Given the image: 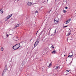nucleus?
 Segmentation results:
<instances>
[{"label": "nucleus", "mask_w": 76, "mask_h": 76, "mask_svg": "<svg viewBox=\"0 0 76 76\" xmlns=\"http://www.w3.org/2000/svg\"><path fill=\"white\" fill-rule=\"evenodd\" d=\"M64 57H65V56H66V55H64Z\"/></svg>", "instance_id": "a878e982"}, {"label": "nucleus", "mask_w": 76, "mask_h": 76, "mask_svg": "<svg viewBox=\"0 0 76 76\" xmlns=\"http://www.w3.org/2000/svg\"><path fill=\"white\" fill-rule=\"evenodd\" d=\"M31 5H32V2H29L27 4V6H30Z\"/></svg>", "instance_id": "39448f33"}, {"label": "nucleus", "mask_w": 76, "mask_h": 76, "mask_svg": "<svg viewBox=\"0 0 76 76\" xmlns=\"http://www.w3.org/2000/svg\"><path fill=\"white\" fill-rule=\"evenodd\" d=\"M0 13L1 14H2L3 13V10L2 9H1L0 10Z\"/></svg>", "instance_id": "1a4fd4ad"}, {"label": "nucleus", "mask_w": 76, "mask_h": 76, "mask_svg": "<svg viewBox=\"0 0 76 76\" xmlns=\"http://www.w3.org/2000/svg\"><path fill=\"white\" fill-rule=\"evenodd\" d=\"M66 12L67 11H65L64 10H63V12H64V13H66Z\"/></svg>", "instance_id": "2eb2a0df"}, {"label": "nucleus", "mask_w": 76, "mask_h": 76, "mask_svg": "<svg viewBox=\"0 0 76 76\" xmlns=\"http://www.w3.org/2000/svg\"><path fill=\"white\" fill-rule=\"evenodd\" d=\"M12 14H11L10 15H8L7 17V20H6V21H7V20H9V19H10V18L11 17H12Z\"/></svg>", "instance_id": "20e7f679"}, {"label": "nucleus", "mask_w": 76, "mask_h": 76, "mask_svg": "<svg viewBox=\"0 0 76 76\" xmlns=\"http://www.w3.org/2000/svg\"><path fill=\"white\" fill-rule=\"evenodd\" d=\"M66 71L67 72H69V70H67Z\"/></svg>", "instance_id": "5701e85b"}, {"label": "nucleus", "mask_w": 76, "mask_h": 76, "mask_svg": "<svg viewBox=\"0 0 76 76\" xmlns=\"http://www.w3.org/2000/svg\"><path fill=\"white\" fill-rule=\"evenodd\" d=\"M69 0V1H71V0Z\"/></svg>", "instance_id": "bb28decb"}, {"label": "nucleus", "mask_w": 76, "mask_h": 76, "mask_svg": "<svg viewBox=\"0 0 76 76\" xmlns=\"http://www.w3.org/2000/svg\"><path fill=\"white\" fill-rule=\"evenodd\" d=\"M4 49L3 48H1V51H3Z\"/></svg>", "instance_id": "ddd939ff"}, {"label": "nucleus", "mask_w": 76, "mask_h": 76, "mask_svg": "<svg viewBox=\"0 0 76 76\" xmlns=\"http://www.w3.org/2000/svg\"><path fill=\"white\" fill-rule=\"evenodd\" d=\"M73 56V55H69L68 57H72Z\"/></svg>", "instance_id": "dca6fc26"}, {"label": "nucleus", "mask_w": 76, "mask_h": 76, "mask_svg": "<svg viewBox=\"0 0 76 76\" xmlns=\"http://www.w3.org/2000/svg\"><path fill=\"white\" fill-rule=\"evenodd\" d=\"M54 23H55V24H57L58 23V21L55 20L54 21Z\"/></svg>", "instance_id": "0eeeda50"}, {"label": "nucleus", "mask_w": 76, "mask_h": 76, "mask_svg": "<svg viewBox=\"0 0 76 76\" xmlns=\"http://www.w3.org/2000/svg\"><path fill=\"white\" fill-rule=\"evenodd\" d=\"M37 33H38V31H37V33H36V34H37Z\"/></svg>", "instance_id": "393cba45"}, {"label": "nucleus", "mask_w": 76, "mask_h": 76, "mask_svg": "<svg viewBox=\"0 0 76 76\" xmlns=\"http://www.w3.org/2000/svg\"><path fill=\"white\" fill-rule=\"evenodd\" d=\"M36 13H38V11H36Z\"/></svg>", "instance_id": "412c9836"}, {"label": "nucleus", "mask_w": 76, "mask_h": 76, "mask_svg": "<svg viewBox=\"0 0 76 76\" xmlns=\"http://www.w3.org/2000/svg\"><path fill=\"white\" fill-rule=\"evenodd\" d=\"M20 47V44H18L15 45L14 46H13L12 48L14 49V50H17V49H18V48H19Z\"/></svg>", "instance_id": "f257e3e1"}, {"label": "nucleus", "mask_w": 76, "mask_h": 76, "mask_svg": "<svg viewBox=\"0 0 76 76\" xmlns=\"http://www.w3.org/2000/svg\"><path fill=\"white\" fill-rule=\"evenodd\" d=\"M19 24H17L16 25L15 27V28H18V27H19Z\"/></svg>", "instance_id": "9b49d317"}, {"label": "nucleus", "mask_w": 76, "mask_h": 76, "mask_svg": "<svg viewBox=\"0 0 76 76\" xmlns=\"http://www.w3.org/2000/svg\"><path fill=\"white\" fill-rule=\"evenodd\" d=\"M16 38H18V37H17Z\"/></svg>", "instance_id": "cd10ccee"}, {"label": "nucleus", "mask_w": 76, "mask_h": 76, "mask_svg": "<svg viewBox=\"0 0 76 76\" xmlns=\"http://www.w3.org/2000/svg\"><path fill=\"white\" fill-rule=\"evenodd\" d=\"M7 37H9V35H8V34H7Z\"/></svg>", "instance_id": "b1692460"}, {"label": "nucleus", "mask_w": 76, "mask_h": 76, "mask_svg": "<svg viewBox=\"0 0 76 76\" xmlns=\"http://www.w3.org/2000/svg\"><path fill=\"white\" fill-rule=\"evenodd\" d=\"M50 31H51V29H50Z\"/></svg>", "instance_id": "c85d7f7f"}, {"label": "nucleus", "mask_w": 76, "mask_h": 76, "mask_svg": "<svg viewBox=\"0 0 76 76\" xmlns=\"http://www.w3.org/2000/svg\"><path fill=\"white\" fill-rule=\"evenodd\" d=\"M70 20H71V19H69V20H67L66 22V24H67V23H69V22H70Z\"/></svg>", "instance_id": "423d86ee"}, {"label": "nucleus", "mask_w": 76, "mask_h": 76, "mask_svg": "<svg viewBox=\"0 0 76 76\" xmlns=\"http://www.w3.org/2000/svg\"><path fill=\"white\" fill-rule=\"evenodd\" d=\"M58 69V66H57L56 68L55 69L57 70V69Z\"/></svg>", "instance_id": "4468645a"}, {"label": "nucleus", "mask_w": 76, "mask_h": 76, "mask_svg": "<svg viewBox=\"0 0 76 76\" xmlns=\"http://www.w3.org/2000/svg\"><path fill=\"white\" fill-rule=\"evenodd\" d=\"M56 29L55 30V31L54 32V33H55L56 32Z\"/></svg>", "instance_id": "6ab92c4d"}, {"label": "nucleus", "mask_w": 76, "mask_h": 76, "mask_svg": "<svg viewBox=\"0 0 76 76\" xmlns=\"http://www.w3.org/2000/svg\"><path fill=\"white\" fill-rule=\"evenodd\" d=\"M56 53V50H54L53 52H52V53L53 54H55Z\"/></svg>", "instance_id": "9d476101"}, {"label": "nucleus", "mask_w": 76, "mask_h": 76, "mask_svg": "<svg viewBox=\"0 0 76 76\" xmlns=\"http://www.w3.org/2000/svg\"><path fill=\"white\" fill-rule=\"evenodd\" d=\"M51 47H52V48H54V47L53 46V45H52V46H51Z\"/></svg>", "instance_id": "f3484780"}, {"label": "nucleus", "mask_w": 76, "mask_h": 76, "mask_svg": "<svg viewBox=\"0 0 76 76\" xmlns=\"http://www.w3.org/2000/svg\"><path fill=\"white\" fill-rule=\"evenodd\" d=\"M68 7H65V9H67Z\"/></svg>", "instance_id": "aec40b11"}, {"label": "nucleus", "mask_w": 76, "mask_h": 76, "mask_svg": "<svg viewBox=\"0 0 76 76\" xmlns=\"http://www.w3.org/2000/svg\"><path fill=\"white\" fill-rule=\"evenodd\" d=\"M7 66L6 65L5 67V69H4L3 72L2 74V76H3V75H4V74L5 72H6V71L7 70Z\"/></svg>", "instance_id": "7ed1b4c3"}, {"label": "nucleus", "mask_w": 76, "mask_h": 76, "mask_svg": "<svg viewBox=\"0 0 76 76\" xmlns=\"http://www.w3.org/2000/svg\"><path fill=\"white\" fill-rule=\"evenodd\" d=\"M68 26H64V28H66V27H67Z\"/></svg>", "instance_id": "a211bd4d"}, {"label": "nucleus", "mask_w": 76, "mask_h": 76, "mask_svg": "<svg viewBox=\"0 0 76 76\" xmlns=\"http://www.w3.org/2000/svg\"><path fill=\"white\" fill-rule=\"evenodd\" d=\"M39 39H37L34 44V47H35L37 46V45L39 43Z\"/></svg>", "instance_id": "f03ea898"}, {"label": "nucleus", "mask_w": 76, "mask_h": 76, "mask_svg": "<svg viewBox=\"0 0 76 76\" xmlns=\"http://www.w3.org/2000/svg\"><path fill=\"white\" fill-rule=\"evenodd\" d=\"M71 34V32H69V33H68L67 35L69 36V35H70Z\"/></svg>", "instance_id": "f8f14e48"}, {"label": "nucleus", "mask_w": 76, "mask_h": 76, "mask_svg": "<svg viewBox=\"0 0 76 76\" xmlns=\"http://www.w3.org/2000/svg\"><path fill=\"white\" fill-rule=\"evenodd\" d=\"M51 66H52V64L51 63H50L49 64V66H48V67L49 68H50V67H51Z\"/></svg>", "instance_id": "6e6552de"}, {"label": "nucleus", "mask_w": 76, "mask_h": 76, "mask_svg": "<svg viewBox=\"0 0 76 76\" xmlns=\"http://www.w3.org/2000/svg\"><path fill=\"white\" fill-rule=\"evenodd\" d=\"M68 75V76H69V75L68 74H66V75Z\"/></svg>", "instance_id": "4be33fe9"}]
</instances>
